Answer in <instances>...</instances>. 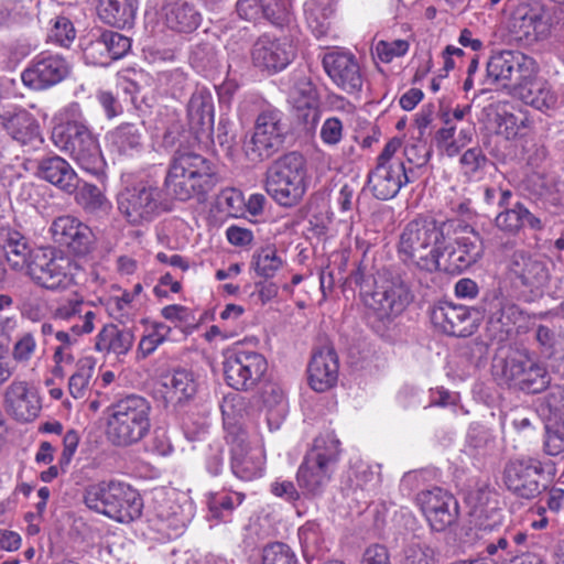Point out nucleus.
<instances>
[{"instance_id":"nucleus-1","label":"nucleus","mask_w":564,"mask_h":564,"mask_svg":"<svg viewBox=\"0 0 564 564\" xmlns=\"http://www.w3.org/2000/svg\"><path fill=\"white\" fill-rule=\"evenodd\" d=\"M452 227V221H438L431 216H419L409 221L398 243L400 260L420 271L431 273L441 270Z\"/></svg>"},{"instance_id":"nucleus-2","label":"nucleus","mask_w":564,"mask_h":564,"mask_svg":"<svg viewBox=\"0 0 564 564\" xmlns=\"http://www.w3.org/2000/svg\"><path fill=\"white\" fill-rule=\"evenodd\" d=\"M84 502L90 510L120 523L139 519L143 509L139 492L119 480H102L89 485L84 492Z\"/></svg>"},{"instance_id":"nucleus-3","label":"nucleus","mask_w":564,"mask_h":564,"mask_svg":"<svg viewBox=\"0 0 564 564\" xmlns=\"http://www.w3.org/2000/svg\"><path fill=\"white\" fill-rule=\"evenodd\" d=\"M218 183L213 164L200 154L176 151L164 185L175 198L187 200L194 195H205Z\"/></svg>"},{"instance_id":"nucleus-4","label":"nucleus","mask_w":564,"mask_h":564,"mask_svg":"<svg viewBox=\"0 0 564 564\" xmlns=\"http://www.w3.org/2000/svg\"><path fill=\"white\" fill-rule=\"evenodd\" d=\"M151 404L141 395L129 394L109 408L108 440L119 447L141 442L151 429Z\"/></svg>"},{"instance_id":"nucleus-5","label":"nucleus","mask_w":564,"mask_h":564,"mask_svg":"<svg viewBox=\"0 0 564 564\" xmlns=\"http://www.w3.org/2000/svg\"><path fill=\"white\" fill-rule=\"evenodd\" d=\"M306 161L299 152L276 159L265 173L267 193L283 207H294L303 199L306 189Z\"/></svg>"},{"instance_id":"nucleus-6","label":"nucleus","mask_w":564,"mask_h":564,"mask_svg":"<svg viewBox=\"0 0 564 564\" xmlns=\"http://www.w3.org/2000/svg\"><path fill=\"white\" fill-rule=\"evenodd\" d=\"M52 142L87 173L98 176L104 173L106 162L101 154L97 138L89 128L77 120L55 126L51 135Z\"/></svg>"},{"instance_id":"nucleus-7","label":"nucleus","mask_w":564,"mask_h":564,"mask_svg":"<svg viewBox=\"0 0 564 564\" xmlns=\"http://www.w3.org/2000/svg\"><path fill=\"white\" fill-rule=\"evenodd\" d=\"M121 216L132 226H143L172 209L169 195L156 184L140 181L122 188L117 196Z\"/></svg>"},{"instance_id":"nucleus-8","label":"nucleus","mask_w":564,"mask_h":564,"mask_svg":"<svg viewBox=\"0 0 564 564\" xmlns=\"http://www.w3.org/2000/svg\"><path fill=\"white\" fill-rule=\"evenodd\" d=\"M366 291L365 305L381 321H392L414 300L411 286L399 269L379 272L373 280V291Z\"/></svg>"},{"instance_id":"nucleus-9","label":"nucleus","mask_w":564,"mask_h":564,"mask_svg":"<svg viewBox=\"0 0 564 564\" xmlns=\"http://www.w3.org/2000/svg\"><path fill=\"white\" fill-rule=\"evenodd\" d=\"M496 375L509 388L538 394L551 386V375L528 349H517L494 366Z\"/></svg>"},{"instance_id":"nucleus-10","label":"nucleus","mask_w":564,"mask_h":564,"mask_svg":"<svg viewBox=\"0 0 564 564\" xmlns=\"http://www.w3.org/2000/svg\"><path fill=\"white\" fill-rule=\"evenodd\" d=\"M72 260L54 248H35L26 275L39 286L64 290L73 281Z\"/></svg>"},{"instance_id":"nucleus-11","label":"nucleus","mask_w":564,"mask_h":564,"mask_svg":"<svg viewBox=\"0 0 564 564\" xmlns=\"http://www.w3.org/2000/svg\"><path fill=\"white\" fill-rule=\"evenodd\" d=\"M534 59L520 51H500L487 61L484 85L508 88L518 85L534 70Z\"/></svg>"},{"instance_id":"nucleus-12","label":"nucleus","mask_w":564,"mask_h":564,"mask_svg":"<svg viewBox=\"0 0 564 564\" xmlns=\"http://www.w3.org/2000/svg\"><path fill=\"white\" fill-rule=\"evenodd\" d=\"M480 321L487 317V332L490 339L502 343L509 338L513 325L521 311L518 305L509 302L500 290L485 293L478 304Z\"/></svg>"},{"instance_id":"nucleus-13","label":"nucleus","mask_w":564,"mask_h":564,"mask_svg":"<svg viewBox=\"0 0 564 564\" xmlns=\"http://www.w3.org/2000/svg\"><path fill=\"white\" fill-rule=\"evenodd\" d=\"M544 468L539 459L527 457L507 463L503 482L509 491L522 499H533L541 495L546 486L542 484Z\"/></svg>"},{"instance_id":"nucleus-14","label":"nucleus","mask_w":564,"mask_h":564,"mask_svg":"<svg viewBox=\"0 0 564 564\" xmlns=\"http://www.w3.org/2000/svg\"><path fill=\"white\" fill-rule=\"evenodd\" d=\"M433 326L448 336L467 337L474 334L480 322L478 305L465 306L448 302L435 304L430 313Z\"/></svg>"},{"instance_id":"nucleus-15","label":"nucleus","mask_w":564,"mask_h":564,"mask_svg":"<svg viewBox=\"0 0 564 564\" xmlns=\"http://www.w3.org/2000/svg\"><path fill=\"white\" fill-rule=\"evenodd\" d=\"M508 272L516 288L522 289L523 292L528 291L535 296L543 293L551 278L547 262L523 250H517L512 253Z\"/></svg>"},{"instance_id":"nucleus-16","label":"nucleus","mask_w":564,"mask_h":564,"mask_svg":"<svg viewBox=\"0 0 564 564\" xmlns=\"http://www.w3.org/2000/svg\"><path fill=\"white\" fill-rule=\"evenodd\" d=\"M70 69V64L62 55L42 52L29 63L21 74V79L33 90H44L67 78Z\"/></svg>"},{"instance_id":"nucleus-17","label":"nucleus","mask_w":564,"mask_h":564,"mask_svg":"<svg viewBox=\"0 0 564 564\" xmlns=\"http://www.w3.org/2000/svg\"><path fill=\"white\" fill-rule=\"evenodd\" d=\"M416 501L431 529L435 532H443L458 521L459 505L457 499L440 487L422 490L417 494Z\"/></svg>"},{"instance_id":"nucleus-18","label":"nucleus","mask_w":564,"mask_h":564,"mask_svg":"<svg viewBox=\"0 0 564 564\" xmlns=\"http://www.w3.org/2000/svg\"><path fill=\"white\" fill-rule=\"evenodd\" d=\"M392 163L376 164L368 173L367 186L377 199L394 198L403 186L415 181L412 166H406L405 162Z\"/></svg>"},{"instance_id":"nucleus-19","label":"nucleus","mask_w":564,"mask_h":564,"mask_svg":"<svg viewBox=\"0 0 564 564\" xmlns=\"http://www.w3.org/2000/svg\"><path fill=\"white\" fill-rule=\"evenodd\" d=\"M54 242L67 249L76 257H84L94 250L95 235L78 218L64 215L56 217L50 227Z\"/></svg>"},{"instance_id":"nucleus-20","label":"nucleus","mask_w":564,"mask_h":564,"mask_svg":"<svg viewBox=\"0 0 564 564\" xmlns=\"http://www.w3.org/2000/svg\"><path fill=\"white\" fill-rule=\"evenodd\" d=\"M282 140L280 112L275 109L263 110L256 120L249 161L258 163L268 160L278 150Z\"/></svg>"},{"instance_id":"nucleus-21","label":"nucleus","mask_w":564,"mask_h":564,"mask_svg":"<svg viewBox=\"0 0 564 564\" xmlns=\"http://www.w3.org/2000/svg\"><path fill=\"white\" fill-rule=\"evenodd\" d=\"M322 63L326 74L338 88L347 94L361 91L364 76L352 53L335 50L326 53Z\"/></svg>"},{"instance_id":"nucleus-22","label":"nucleus","mask_w":564,"mask_h":564,"mask_svg":"<svg viewBox=\"0 0 564 564\" xmlns=\"http://www.w3.org/2000/svg\"><path fill=\"white\" fill-rule=\"evenodd\" d=\"M481 256L482 246L479 234L469 226H465L464 235L456 237L453 245H447L441 270L449 274L460 273L475 264Z\"/></svg>"},{"instance_id":"nucleus-23","label":"nucleus","mask_w":564,"mask_h":564,"mask_svg":"<svg viewBox=\"0 0 564 564\" xmlns=\"http://www.w3.org/2000/svg\"><path fill=\"white\" fill-rule=\"evenodd\" d=\"M4 409L19 422L35 420L42 409L35 387L23 380H13L4 391Z\"/></svg>"},{"instance_id":"nucleus-24","label":"nucleus","mask_w":564,"mask_h":564,"mask_svg":"<svg viewBox=\"0 0 564 564\" xmlns=\"http://www.w3.org/2000/svg\"><path fill=\"white\" fill-rule=\"evenodd\" d=\"M252 391L249 408L254 412H265V420L270 430L278 429L285 417L288 405L279 384L272 380H264L249 388Z\"/></svg>"},{"instance_id":"nucleus-25","label":"nucleus","mask_w":564,"mask_h":564,"mask_svg":"<svg viewBox=\"0 0 564 564\" xmlns=\"http://www.w3.org/2000/svg\"><path fill=\"white\" fill-rule=\"evenodd\" d=\"M251 56L256 67L275 73L291 63L294 52L288 41L264 34L254 42Z\"/></svg>"},{"instance_id":"nucleus-26","label":"nucleus","mask_w":564,"mask_h":564,"mask_svg":"<svg viewBox=\"0 0 564 564\" xmlns=\"http://www.w3.org/2000/svg\"><path fill=\"white\" fill-rule=\"evenodd\" d=\"M0 124L14 141L23 147L36 150L44 142L39 121L25 109L1 113Z\"/></svg>"},{"instance_id":"nucleus-27","label":"nucleus","mask_w":564,"mask_h":564,"mask_svg":"<svg viewBox=\"0 0 564 564\" xmlns=\"http://www.w3.org/2000/svg\"><path fill=\"white\" fill-rule=\"evenodd\" d=\"M470 522L484 532H491L503 523V509L499 506L497 494L488 488H480L470 496Z\"/></svg>"},{"instance_id":"nucleus-28","label":"nucleus","mask_w":564,"mask_h":564,"mask_svg":"<svg viewBox=\"0 0 564 564\" xmlns=\"http://www.w3.org/2000/svg\"><path fill=\"white\" fill-rule=\"evenodd\" d=\"M338 357L332 345H324L314 351L308 365V383L317 392L333 388L338 379Z\"/></svg>"},{"instance_id":"nucleus-29","label":"nucleus","mask_w":564,"mask_h":564,"mask_svg":"<svg viewBox=\"0 0 564 564\" xmlns=\"http://www.w3.org/2000/svg\"><path fill=\"white\" fill-rule=\"evenodd\" d=\"M513 95L540 111L546 112L557 107L558 98L551 85L538 77V65L534 62V70L525 79H521L513 86Z\"/></svg>"},{"instance_id":"nucleus-30","label":"nucleus","mask_w":564,"mask_h":564,"mask_svg":"<svg viewBox=\"0 0 564 564\" xmlns=\"http://www.w3.org/2000/svg\"><path fill=\"white\" fill-rule=\"evenodd\" d=\"M161 387L165 406L177 409L194 399L198 384L191 370L178 368L162 377Z\"/></svg>"},{"instance_id":"nucleus-31","label":"nucleus","mask_w":564,"mask_h":564,"mask_svg":"<svg viewBox=\"0 0 564 564\" xmlns=\"http://www.w3.org/2000/svg\"><path fill=\"white\" fill-rule=\"evenodd\" d=\"M191 130L197 135L209 137L214 131V100L206 87H197L187 102Z\"/></svg>"},{"instance_id":"nucleus-32","label":"nucleus","mask_w":564,"mask_h":564,"mask_svg":"<svg viewBox=\"0 0 564 564\" xmlns=\"http://www.w3.org/2000/svg\"><path fill=\"white\" fill-rule=\"evenodd\" d=\"M160 18L167 29L176 33H191L202 21L196 8L184 0H165L160 9Z\"/></svg>"},{"instance_id":"nucleus-33","label":"nucleus","mask_w":564,"mask_h":564,"mask_svg":"<svg viewBox=\"0 0 564 564\" xmlns=\"http://www.w3.org/2000/svg\"><path fill=\"white\" fill-rule=\"evenodd\" d=\"M40 178L57 186L58 188L73 193L77 188V175L70 164L59 155L42 158L37 164Z\"/></svg>"},{"instance_id":"nucleus-34","label":"nucleus","mask_w":564,"mask_h":564,"mask_svg":"<svg viewBox=\"0 0 564 564\" xmlns=\"http://www.w3.org/2000/svg\"><path fill=\"white\" fill-rule=\"evenodd\" d=\"M0 248L3 249L6 259L11 269L26 273L33 254L35 253V248L29 246L24 236L10 228H1Z\"/></svg>"},{"instance_id":"nucleus-35","label":"nucleus","mask_w":564,"mask_h":564,"mask_svg":"<svg viewBox=\"0 0 564 564\" xmlns=\"http://www.w3.org/2000/svg\"><path fill=\"white\" fill-rule=\"evenodd\" d=\"M522 540V534L507 533L505 536H497L488 541L477 558L458 560L449 564H500L514 557L517 546Z\"/></svg>"},{"instance_id":"nucleus-36","label":"nucleus","mask_w":564,"mask_h":564,"mask_svg":"<svg viewBox=\"0 0 564 564\" xmlns=\"http://www.w3.org/2000/svg\"><path fill=\"white\" fill-rule=\"evenodd\" d=\"M333 474L334 470L325 465L304 456L296 473V482L303 496L316 497L324 492Z\"/></svg>"},{"instance_id":"nucleus-37","label":"nucleus","mask_w":564,"mask_h":564,"mask_svg":"<svg viewBox=\"0 0 564 564\" xmlns=\"http://www.w3.org/2000/svg\"><path fill=\"white\" fill-rule=\"evenodd\" d=\"M134 333L131 328H120L109 323L104 325L95 337V350L102 354H112L118 358L126 356L134 344Z\"/></svg>"},{"instance_id":"nucleus-38","label":"nucleus","mask_w":564,"mask_h":564,"mask_svg":"<svg viewBox=\"0 0 564 564\" xmlns=\"http://www.w3.org/2000/svg\"><path fill=\"white\" fill-rule=\"evenodd\" d=\"M97 15L110 26L124 29L133 25L138 10V0H98Z\"/></svg>"},{"instance_id":"nucleus-39","label":"nucleus","mask_w":564,"mask_h":564,"mask_svg":"<svg viewBox=\"0 0 564 564\" xmlns=\"http://www.w3.org/2000/svg\"><path fill=\"white\" fill-rule=\"evenodd\" d=\"M496 226L509 234L517 235L528 225L533 230H542L543 224L522 203L518 202L512 207L503 209L495 219Z\"/></svg>"},{"instance_id":"nucleus-40","label":"nucleus","mask_w":564,"mask_h":564,"mask_svg":"<svg viewBox=\"0 0 564 564\" xmlns=\"http://www.w3.org/2000/svg\"><path fill=\"white\" fill-rule=\"evenodd\" d=\"M147 129L143 121L124 122L110 132L113 148L122 154L139 152L143 147Z\"/></svg>"},{"instance_id":"nucleus-41","label":"nucleus","mask_w":564,"mask_h":564,"mask_svg":"<svg viewBox=\"0 0 564 564\" xmlns=\"http://www.w3.org/2000/svg\"><path fill=\"white\" fill-rule=\"evenodd\" d=\"M243 341H237L226 352L224 362L225 379L231 388L245 391L247 387V354L242 350Z\"/></svg>"},{"instance_id":"nucleus-42","label":"nucleus","mask_w":564,"mask_h":564,"mask_svg":"<svg viewBox=\"0 0 564 564\" xmlns=\"http://www.w3.org/2000/svg\"><path fill=\"white\" fill-rule=\"evenodd\" d=\"M340 452L339 440L334 433L329 432L318 435L313 442L312 449L305 456L335 470Z\"/></svg>"},{"instance_id":"nucleus-43","label":"nucleus","mask_w":564,"mask_h":564,"mask_svg":"<svg viewBox=\"0 0 564 564\" xmlns=\"http://www.w3.org/2000/svg\"><path fill=\"white\" fill-rule=\"evenodd\" d=\"M400 563L443 564L440 547L422 540H412L403 546Z\"/></svg>"},{"instance_id":"nucleus-44","label":"nucleus","mask_w":564,"mask_h":564,"mask_svg":"<svg viewBox=\"0 0 564 564\" xmlns=\"http://www.w3.org/2000/svg\"><path fill=\"white\" fill-rule=\"evenodd\" d=\"M305 18L308 28L316 37H322L329 30V18L335 9L333 0H310L305 3Z\"/></svg>"},{"instance_id":"nucleus-45","label":"nucleus","mask_w":564,"mask_h":564,"mask_svg":"<svg viewBox=\"0 0 564 564\" xmlns=\"http://www.w3.org/2000/svg\"><path fill=\"white\" fill-rule=\"evenodd\" d=\"M289 101L299 110H314L318 104V93L312 79L307 76H297L289 91Z\"/></svg>"},{"instance_id":"nucleus-46","label":"nucleus","mask_w":564,"mask_h":564,"mask_svg":"<svg viewBox=\"0 0 564 564\" xmlns=\"http://www.w3.org/2000/svg\"><path fill=\"white\" fill-rule=\"evenodd\" d=\"M95 370V360L84 357L77 360L76 371L70 376L68 390L73 398L83 399L89 391V383Z\"/></svg>"},{"instance_id":"nucleus-47","label":"nucleus","mask_w":564,"mask_h":564,"mask_svg":"<svg viewBox=\"0 0 564 564\" xmlns=\"http://www.w3.org/2000/svg\"><path fill=\"white\" fill-rule=\"evenodd\" d=\"M76 202L87 213L107 212L111 204L96 185L84 183L76 192Z\"/></svg>"},{"instance_id":"nucleus-48","label":"nucleus","mask_w":564,"mask_h":564,"mask_svg":"<svg viewBox=\"0 0 564 564\" xmlns=\"http://www.w3.org/2000/svg\"><path fill=\"white\" fill-rule=\"evenodd\" d=\"M541 22V18L536 12L529 8H519L514 11L510 22L511 31L518 39H530L535 36L536 25Z\"/></svg>"},{"instance_id":"nucleus-49","label":"nucleus","mask_w":564,"mask_h":564,"mask_svg":"<svg viewBox=\"0 0 564 564\" xmlns=\"http://www.w3.org/2000/svg\"><path fill=\"white\" fill-rule=\"evenodd\" d=\"M252 564H299L293 550L285 543L274 542L260 552V561Z\"/></svg>"},{"instance_id":"nucleus-50","label":"nucleus","mask_w":564,"mask_h":564,"mask_svg":"<svg viewBox=\"0 0 564 564\" xmlns=\"http://www.w3.org/2000/svg\"><path fill=\"white\" fill-rule=\"evenodd\" d=\"M282 264L281 259L276 256V249L273 245L262 247L261 250L253 256V265L257 274L264 278H272Z\"/></svg>"},{"instance_id":"nucleus-51","label":"nucleus","mask_w":564,"mask_h":564,"mask_svg":"<svg viewBox=\"0 0 564 564\" xmlns=\"http://www.w3.org/2000/svg\"><path fill=\"white\" fill-rule=\"evenodd\" d=\"M543 451L549 456H558L564 453V422L547 420Z\"/></svg>"},{"instance_id":"nucleus-52","label":"nucleus","mask_w":564,"mask_h":564,"mask_svg":"<svg viewBox=\"0 0 564 564\" xmlns=\"http://www.w3.org/2000/svg\"><path fill=\"white\" fill-rule=\"evenodd\" d=\"M231 470L239 479L247 477V449L243 432L231 438Z\"/></svg>"},{"instance_id":"nucleus-53","label":"nucleus","mask_w":564,"mask_h":564,"mask_svg":"<svg viewBox=\"0 0 564 564\" xmlns=\"http://www.w3.org/2000/svg\"><path fill=\"white\" fill-rule=\"evenodd\" d=\"M99 33L111 62L123 57L129 52L131 47L129 37L113 31H100Z\"/></svg>"},{"instance_id":"nucleus-54","label":"nucleus","mask_w":564,"mask_h":564,"mask_svg":"<svg viewBox=\"0 0 564 564\" xmlns=\"http://www.w3.org/2000/svg\"><path fill=\"white\" fill-rule=\"evenodd\" d=\"M487 162L488 159L479 147L466 150L459 159L463 173L468 177H473L482 171L486 167Z\"/></svg>"},{"instance_id":"nucleus-55","label":"nucleus","mask_w":564,"mask_h":564,"mask_svg":"<svg viewBox=\"0 0 564 564\" xmlns=\"http://www.w3.org/2000/svg\"><path fill=\"white\" fill-rule=\"evenodd\" d=\"M84 57L91 65L107 66L111 63L99 32L94 34L93 39L84 46Z\"/></svg>"},{"instance_id":"nucleus-56","label":"nucleus","mask_w":564,"mask_h":564,"mask_svg":"<svg viewBox=\"0 0 564 564\" xmlns=\"http://www.w3.org/2000/svg\"><path fill=\"white\" fill-rule=\"evenodd\" d=\"M299 536L306 550L321 552L325 549L321 525L315 521H307L301 527Z\"/></svg>"},{"instance_id":"nucleus-57","label":"nucleus","mask_w":564,"mask_h":564,"mask_svg":"<svg viewBox=\"0 0 564 564\" xmlns=\"http://www.w3.org/2000/svg\"><path fill=\"white\" fill-rule=\"evenodd\" d=\"M550 391L544 397V403L549 410V420L564 422V387L550 386Z\"/></svg>"},{"instance_id":"nucleus-58","label":"nucleus","mask_w":564,"mask_h":564,"mask_svg":"<svg viewBox=\"0 0 564 564\" xmlns=\"http://www.w3.org/2000/svg\"><path fill=\"white\" fill-rule=\"evenodd\" d=\"M507 533H516V534H522L523 540L518 544L517 546V553L514 554V557L510 558V561L501 562L500 564H547L545 560L535 554V553H529L525 552L527 549V540L528 534L520 530H505L503 533L500 536H505Z\"/></svg>"},{"instance_id":"nucleus-59","label":"nucleus","mask_w":564,"mask_h":564,"mask_svg":"<svg viewBox=\"0 0 564 564\" xmlns=\"http://www.w3.org/2000/svg\"><path fill=\"white\" fill-rule=\"evenodd\" d=\"M36 349V340L32 333L19 336L12 348V357L18 362H28Z\"/></svg>"},{"instance_id":"nucleus-60","label":"nucleus","mask_w":564,"mask_h":564,"mask_svg":"<svg viewBox=\"0 0 564 564\" xmlns=\"http://www.w3.org/2000/svg\"><path fill=\"white\" fill-rule=\"evenodd\" d=\"M408 50L409 43L404 40L380 41L376 46L377 56L383 63H390L394 57L403 56Z\"/></svg>"},{"instance_id":"nucleus-61","label":"nucleus","mask_w":564,"mask_h":564,"mask_svg":"<svg viewBox=\"0 0 564 564\" xmlns=\"http://www.w3.org/2000/svg\"><path fill=\"white\" fill-rule=\"evenodd\" d=\"M249 380H251L252 387L264 380H271L268 372V361L261 354L249 352Z\"/></svg>"},{"instance_id":"nucleus-62","label":"nucleus","mask_w":564,"mask_h":564,"mask_svg":"<svg viewBox=\"0 0 564 564\" xmlns=\"http://www.w3.org/2000/svg\"><path fill=\"white\" fill-rule=\"evenodd\" d=\"M219 205L226 208L229 215L237 217L245 206L243 194L235 188L224 189L219 195Z\"/></svg>"},{"instance_id":"nucleus-63","label":"nucleus","mask_w":564,"mask_h":564,"mask_svg":"<svg viewBox=\"0 0 564 564\" xmlns=\"http://www.w3.org/2000/svg\"><path fill=\"white\" fill-rule=\"evenodd\" d=\"M534 339L541 354L551 357L555 351L556 334L545 325H539L534 330Z\"/></svg>"},{"instance_id":"nucleus-64","label":"nucleus","mask_w":564,"mask_h":564,"mask_svg":"<svg viewBox=\"0 0 564 564\" xmlns=\"http://www.w3.org/2000/svg\"><path fill=\"white\" fill-rule=\"evenodd\" d=\"M88 306L83 300H68L56 307L54 317L62 321L74 322L78 315H83Z\"/></svg>"}]
</instances>
